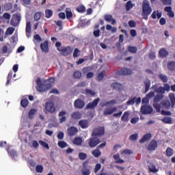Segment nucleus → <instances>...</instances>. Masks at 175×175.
<instances>
[{
	"label": "nucleus",
	"instance_id": "f257e3e1",
	"mask_svg": "<svg viewBox=\"0 0 175 175\" xmlns=\"http://www.w3.org/2000/svg\"><path fill=\"white\" fill-rule=\"evenodd\" d=\"M152 12V8L150 5V1L148 0H144L142 2V16L145 20H148V16L151 14Z\"/></svg>",
	"mask_w": 175,
	"mask_h": 175
},
{
	"label": "nucleus",
	"instance_id": "f03ea898",
	"mask_svg": "<svg viewBox=\"0 0 175 175\" xmlns=\"http://www.w3.org/2000/svg\"><path fill=\"white\" fill-rule=\"evenodd\" d=\"M36 90L38 92H46V91H49L53 87L51 83H43L40 78L36 79Z\"/></svg>",
	"mask_w": 175,
	"mask_h": 175
},
{
	"label": "nucleus",
	"instance_id": "7ed1b4c3",
	"mask_svg": "<svg viewBox=\"0 0 175 175\" xmlns=\"http://www.w3.org/2000/svg\"><path fill=\"white\" fill-rule=\"evenodd\" d=\"M86 143H88L90 148H95V147H96V146L100 143V139L95 136H93V137L89 138L86 141Z\"/></svg>",
	"mask_w": 175,
	"mask_h": 175
},
{
	"label": "nucleus",
	"instance_id": "20e7f679",
	"mask_svg": "<svg viewBox=\"0 0 175 175\" xmlns=\"http://www.w3.org/2000/svg\"><path fill=\"white\" fill-rule=\"evenodd\" d=\"M44 110V113L53 114L55 113V105L53 102H47L45 103Z\"/></svg>",
	"mask_w": 175,
	"mask_h": 175
},
{
	"label": "nucleus",
	"instance_id": "39448f33",
	"mask_svg": "<svg viewBox=\"0 0 175 175\" xmlns=\"http://www.w3.org/2000/svg\"><path fill=\"white\" fill-rule=\"evenodd\" d=\"M21 21V15L18 13L14 14L12 15V18L11 19V25L13 27H17L20 25V22Z\"/></svg>",
	"mask_w": 175,
	"mask_h": 175
},
{
	"label": "nucleus",
	"instance_id": "423d86ee",
	"mask_svg": "<svg viewBox=\"0 0 175 175\" xmlns=\"http://www.w3.org/2000/svg\"><path fill=\"white\" fill-rule=\"evenodd\" d=\"M58 51H59L62 55L68 56L72 54L73 49L70 46H62L61 49H58Z\"/></svg>",
	"mask_w": 175,
	"mask_h": 175
},
{
	"label": "nucleus",
	"instance_id": "0eeeda50",
	"mask_svg": "<svg viewBox=\"0 0 175 175\" xmlns=\"http://www.w3.org/2000/svg\"><path fill=\"white\" fill-rule=\"evenodd\" d=\"M105 135V127L99 126L96 129H94L92 131V135L94 137L103 136Z\"/></svg>",
	"mask_w": 175,
	"mask_h": 175
},
{
	"label": "nucleus",
	"instance_id": "6e6552de",
	"mask_svg": "<svg viewBox=\"0 0 175 175\" xmlns=\"http://www.w3.org/2000/svg\"><path fill=\"white\" fill-rule=\"evenodd\" d=\"M88 164V161H85L83 163V168L81 170L82 175H90L91 174V168L88 167L87 165Z\"/></svg>",
	"mask_w": 175,
	"mask_h": 175
},
{
	"label": "nucleus",
	"instance_id": "1a4fd4ad",
	"mask_svg": "<svg viewBox=\"0 0 175 175\" xmlns=\"http://www.w3.org/2000/svg\"><path fill=\"white\" fill-rule=\"evenodd\" d=\"M141 113L142 114H151L152 113V107L145 105L141 107Z\"/></svg>",
	"mask_w": 175,
	"mask_h": 175
},
{
	"label": "nucleus",
	"instance_id": "9d476101",
	"mask_svg": "<svg viewBox=\"0 0 175 175\" xmlns=\"http://www.w3.org/2000/svg\"><path fill=\"white\" fill-rule=\"evenodd\" d=\"M68 114V112L66 111H61L59 112L58 117H59V122L60 124H64V122H66L67 120L66 115Z\"/></svg>",
	"mask_w": 175,
	"mask_h": 175
},
{
	"label": "nucleus",
	"instance_id": "9b49d317",
	"mask_svg": "<svg viewBox=\"0 0 175 175\" xmlns=\"http://www.w3.org/2000/svg\"><path fill=\"white\" fill-rule=\"evenodd\" d=\"M99 100H100V98H97L96 99H94L93 100V102H90L87 105H86V109H91L92 110H94V109H95V107H96L98 106V103H99Z\"/></svg>",
	"mask_w": 175,
	"mask_h": 175
},
{
	"label": "nucleus",
	"instance_id": "f8f14e48",
	"mask_svg": "<svg viewBox=\"0 0 175 175\" xmlns=\"http://www.w3.org/2000/svg\"><path fill=\"white\" fill-rule=\"evenodd\" d=\"M85 106V103L81 99H77L74 102V107L75 109H83Z\"/></svg>",
	"mask_w": 175,
	"mask_h": 175
},
{
	"label": "nucleus",
	"instance_id": "ddd939ff",
	"mask_svg": "<svg viewBox=\"0 0 175 175\" xmlns=\"http://www.w3.org/2000/svg\"><path fill=\"white\" fill-rule=\"evenodd\" d=\"M77 132H79V129L75 126H70L67 129V133L70 137L77 135Z\"/></svg>",
	"mask_w": 175,
	"mask_h": 175
},
{
	"label": "nucleus",
	"instance_id": "4468645a",
	"mask_svg": "<svg viewBox=\"0 0 175 175\" xmlns=\"http://www.w3.org/2000/svg\"><path fill=\"white\" fill-rule=\"evenodd\" d=\"M79 126L82 129H87L90 126V122L88 120H81L78 123Z\"/></svg>",
	"mask_w": 175,
	"mask_h": 175
},
{
	"label": "nucleus",
	"instance_id": "2eb2a0df",
	"mask_svg": "<svg viewBox=\"0 0 175 175\" xmlns=\"http://www.w3.org/2000/svg\"><path fill=\"white\" fill-rule=\"evenodd\" d=\"M40 49L44 53H49V41L45 40L40 44Z\"/></svg>",
	"mask_w": 175,
	"mask_h": 175
},
{
	"label": "nucleus",
	"instance_id": "dca6fc26",
	"mask_svg": "<svg viewBox=\"0 0 175 175\" xmlns=\"http://www.w3.org/2000/svg\"><path fill=\"white\" fill-rule=\"evenodd\" d=\"M7 152H8V155L10 157H11L12 158H14L15 157H17V151H16V150H14V149L10 148V146H9L7 148Z\"/></svg>",
	"mask_w": 175,
	"mask_h": 175
},
{
	"label": "nucleus",
	"instance_id": "f3484780",
	"mask_svg": "<svg viewBox=\"0 0 175 175\" xmlns=\"http://www.w3.org/2000/svg\"><path fill=\"white\" fill-rule=\"evenodd\" d=\"M82 117L81 113L80 111H74L71 113V118L72 120H80Z\"/></svg>",
	"mask_w": 175,
	"mask_h": 175
},
{
	"label": "nucleus",
	"instance_id": "a211bd4d",
	"mask_svg": "<svg viewBox=\"0 0 175 175\" xmlns=\"http://www.w3.org/2000/svg\"><path fill=\"white\" fill-rule=\"evenodd\" d=\"M111 88L117 91H121L124 88V85L119 83H113L111 84Z\"/></svg>",
	"mask_w": 175,
	"mask_h": 175
},
{
	"label": "nucleus",
	"instance_id": "6ab92c4d",
	"mask_svg": "<svg viewBox=\"0 0 175 175\" xmlns=\"http://www.w3.org/2000/svg\"><path fill=\"white\" fill-rule=\"evenodd\" d=\"M105 75H106V70H102L96 76L97 81H99V82L102 81V80H103V79L105 78Z\"/></svg>",
	"mask_w": 175,
	"mask_h": 175
},
{
	"label": "nucleus",
	"instance_id": "aec40b11",
	"mask_svg": "<svg viewBox=\"0 0 175 175\" xmlns=\"http://www.w3.org/2000/svg\"><path fill=\"white\" fill-rule=\"evenodd\" d=\"M73 144H75V146H81L83 143V138L80 137H76L72 141Z\"/></svg>",
	"mask_w": 175,
	"mask_h": 175
},
{
	"label": "nucleus",
	"instance_id": "412c9836",
	"mask_svg": "<svg viewBox=\"0 0 175 175\" xmlns=\"http://www.w3.org/2000/svg\"><path fill=\"white\" fill-rule=\"evenodd\" d=\"M158 147V144H157L156 141H152L148 146V150L152 151L155 150Z\"/></svg>",
	"mask_w": 175,
	"mask_h": 175
},
{
	"label": "nucleus",
	"instance_id": "4be33fe9",
	"mask_svg": "<svg viewBox=\"0 0 175 175\" xmlns=\"http://www.w3.org/2000/svg\"><path fill=\"white\" fill-rule=\"evenodd\" d=\"M144 84L145 85V92H148V90H150V87H151V81L146 79L144 81Z\"/></svg>",
	"mask_w": 175,
	"mask_h": 175
},
{
	"label": "nucleus",
	"instance_id": "5701e85b",
	"mask_svg": "<svg viewBox=\"0 0 175 175\" xmlns=\"http://www.w3.org/2000/svg\"><path fill=\"white\" fill-rule=\"evenodd\" d=\"M120 75H122L123 76H126L128 75H132L133 72L131 69L128 68H122L120 72Z\"/></svg>",
	"mask_w": 175,
	"mask_h": 175
},
{
	"label": "nucleus",
	"instance_id": "b1692460",
	"mask_svg": "<svg viewBox=\"0 0 175 175\" xmlns=\"http://www.w3.org/2000/svg\"><path fill=\"white\" fill-rule=\"evenodd\" d=\"M152 18L155 20V18H157L159 20L162 17V12H159V11H154L151 15Z\"/></svg>",
	"mask_w": 175,
	"mask_h": 175
},
{
	"label": "nucleus",
	"instance_id": "393cba45",
	"mask_svg": "<svg viewBox=\"0 0 175 175\" xmlns=\"http://www.w3.org/2000/svg\"><path fill=\"white\" fill-rule=\"evenodd\" d=\"M164 10L165 12H167L169 17H174V13L173 12V11H172V7L170 6L165 7Z\"/></svg>",
	"mask_w": 175,
	"mask_h": 175
},
{
	"label": "nucleus",
	"instance_id": "a878e982",
	"mask_svg": "<svg viewBox=\"0 0 175 175\" xmlns=\"http://www.w3.org/2000/svg\"><path fill=\"white\" fill-rule=\"evenodd\" d=\"M159 55H160V57H162V58H165V57H167V55H169V52L167 51H166V49H161L159 51Z\"/></svg>",
	"mask_w": 175,
	"mask_h": 175
},
{
	"label": "nucleus",
	"instance_id": "bb28decb",
	"mask_svg": "<svg viewBox=\"0 0 175 175\" xmlns=\"http://www.w3.org/2000/svg\"><path fill=\"white\" fill-rule=\"evenodd\" d=\"M131 113L128 111H125L122 116V121H124V122H128L129 121V116Z\"/></svg>",
	"mask_w": 175,
	"mask_h": 175
},
{
	"label": "nucleus",
	"instance_id": "cd10ccee",
	"mask_svg": "<svg viewBox=\"0 0 175 175\" xmlns=\"http://www.w3.org/2000/svg\"><path fill=\"white\" fill-rule=\"evenodd\" d=\"M151 139V134L147 133L139 141L140 143H146V142H148V140H150Z\"/></svg>",
	"mask_w": 175,
	"mask_h": 175
},
{
	"label": "nucleus",
	"instance_id": "c85d7f7f",
	"mask_svg": "<svg viewBox=\"0 0 175 175\" xmlns=\"http://www.w3.org/2000/svg\"><path fill=\"white\" fill-rule=\"evenodd\" d=\"M92 154L94 155V157H95V158H98V157H100V155L102 154V152H100V150L96 148L92 151Z\"/></svg>",
	"mask_w": 175,
	"mask_h": 175
},
{
	"label": "nucleus",
	"instance_id": "c756f323",
	"mask_svg": "<svg viewBox=\"0 0 175 175\" xmlns=\"http://www.w3.org/2000/svg\"><path fill=\"white\" fill-rule=\"evenodd\" d=\"M29 103V101H28V99L27 98H23L21 100V105L22 106V107H24V109L28 107Z\"/></svg>",
	"mask_w": 175,
	"mask_h": 175
},
{
	"label": "nucleus",
	"instance_id": "7c9ffc66",
	"mask_svg": "<svg viewBox=\"0 0 175 175\" xmlns=\"http://www.w3.org/2000/svg\"><path fill=\"white\" fill-rule=\"evenodd\" d=\"M133 6H135V4L132 3L131 1H127V3H126V10L127 12H129L131 9L133 8Z\"/></svg>",
	"mask_w": 175,
	"mask_h": 175
},
{
	"label": "nucleus",
	"instance_id": "2f4dec72",
	"mask_svg": "<svg viewBox=\"0 0 175 175\" xmlns=\"http://www.w3.org/2000/svg\"><path fill=\"white\" fill-rule=\"evenodd\" d=\"M38 113V109H31L29 111V118L31 120L33 118V116Z\"/></svg>",
	"mask_w": 175,
	"mask_h": 175
},
{
	"label": "nucleus",
	"instance_id": "473e14b6",
	"mask_svg": "<svg viewBox=\"0 0 175 175\" xmlns=\"http://www.w3.org/2000/svg\"><path fill=\"white\" fill-rule=\"evenodd\" d=\"M76 10L78 13H84L85 12V6L80 5L76 8Z\"/></svg>",
	"mask_w": 175,
	"mask_h": 175
},
{
	"label": "nucleus",
	"instance_id": "72a5a7b5",
	"mask_svg": "<svg viewBox=\"0 0 175 175\" xmlns=\"http://www.w3.org/2000/svg\"><path fill=\"white\" fill-rule=\"evenodd\" d=\"M25 31L27 36L29 38L28 33H31V22H27Z\"/></svg>",
	"mask_w": 175,
	"mask_h": 175
},
{
	"label": "nucleus",
	"instance_id": "f704fd0d",
	"mask_svg": "<svg viewBox=\"0 0 175 175\" xmlns=\"http://www.w3.org/2000/svg\"><path fill=\"white\" fill-rule=\"evenodd\" d=\"M161 105L163 106L165 109H169L170 107V101L165 100L161 103Z\"/></svg>",
	"mask_w": 175,
	"mask_h": 175
},
{
	"label": "nucleus",
	"instance_id": "c9c22d12",
	"mask_svg": "<svg viewBox=\"0 0 175 175\" xmlns=\"http://www.w3.org/2000/svg\"><path fill=\"white\" fill-rule=\"evenodd\" d=\"M45 17H46V18H51V17H53V10H45Z\"/></svg>",
	"mask_w": 175,
	"mask_h": 175
},
{
	"label": "nucleus",
	"instance_id": "e433bc0d",
	"mask_svg": "<svg viewBox=\"0 0 175 175\" xmlns=\"http://www.w3.org/2000/svg\"><path fill=\"white\" fill-rule=\"evenodd\" d=\"M120 154L122 155V157H125V155H131V154H132V150L129 149H125L124 150H122Z\"/></svg>",
	"mask_w": 175,
	"mask_h": 175
},
{
	"label": "nucleus",
	"instance_id": "4c0bfd02",
	"mask_svg": "<svg viewBox=\"0 0 175 175\" xmlns=\"http://www.w3.org/2000/svg\"><path fill=\"white\" fill-rule=\"evenodd\" d=\"M113 158H114L115 161L116 159H118V160L116 161V163H124V160H122V159H121V158H120V155L118 154L113 155Z\"/></svg>",
	"mask_w": 175,
	"mask_h": 175
},
{
	"label": "nucleus",
	"instance_id": "58836bf2",
	"mask_svg": "<svg viewBox=\"0 0 175 175\" xmlns=\"http://www.w3.org/2000/svg\"><path fill=\"white\" fill-rule=\"evenodd\" d=\"M57 146L60 148H65L66 147H68V144H66V142H64V141H59L57 143Z\"/></svg>",
	"mask_w": 175,
	"mask_h": 175
},
{
	"label": "nucleus",
	"instance_id": "ea45409f",
	"mask_svg": "<svg viewBox=\"0 0 175 175\" xmlns=\"http://www.w3.org/2000/svg\"><path fill=\"white\" fill-rule=\"evenodd\" d=\"M42 18V12H37L34 14V21H39L40 18Z\"/></svg>",
	"mask_w": 175,
	"mask_h": 175
},
{
	"label": "nucleus",
	"instance_id": "a19ab883",
	"mask_svg": "<svg viewBox=\"0 0 175 175\" xmlns=\"http://www.w3.org/2000/svg\"><path fill=\"white\" fill-rule=\"evenodd\" d=\"M159 78L163 83H167V77L163 74H159Z\"/></svg>",
	"mask_w": 175,
	"mask_h": 175
},
{
	"label": "nucleus",
	"instance_id": "79ce46f5",
	"mask_svg": "<svg viewBox=\"0 0 175 175\" xmlns=\"http://www.w3.org/2000/svg\"><path fill=\"white\" fill-rule=\"evenodd\" d=\"M138 138H139V134H137V133L132 134L129 137V139L131 140V142H135V141L137 140Z\"/></svg>",
	"mask_w": 175,
	"mask_h": 175
},
{
	"label": "nucleus",
	"instance_id": "37998d69",
	"mask_svg": "<svg viewBox=\"0 0 175 175\" xmlns=\"http://www.w3.org/2000/svg\"><path fill=\"white\" fill-rule=\"evenodd\" d=\"M12 76H13V72H10L7 77V82L5 85H9V84H10V81H12Z\"/></svg>",
	"mask_w": 175,
	"mask_h": 175
},
{
	"label": "nucleus",
	"instance_id": "c03bdc74",
	"mask_svg": "<svg viewBox=\"0 0 175 175\" xmlns=\"http://www.w3.org/2000/svg\"><path fill=\"white\" fill-rule=\"evenodd\" d=\"M169 70H175V62H170L167 66Z\"/></svg>",
	"mask_w": 175,
	"mask_h": 175
},
{
	"label": "nucleus",
	"instance_id": "a18cd8bd",
	"mask_svg": "<svg viewBox=\"0 0 175 175\" xmlns=\"http://www.w3.org/2000/svg\"><path fill=\"white\" fill-rule=\"evenodd\" d=\"M128 50L130 53H133V54H136L137 53V48L135 46H131L128 47Z\"/></svg>",
	"mask_w": 175,
	"mask_h": 175
},
{
	"label": "nucleus",
	"instance_id": "49530a36",
	"mask_svg": "<svg viewBox=\"0 0 175 175\" xmlns=\"http://www.w3.org/2000/svg\"><path fill=\"white\" fill-rule=\"evenodd\" d=\"M169 98L171 100L172 106H174L175 105V96H174V93H170L169 94Z\"/></svg>",
	"mask_w": 175,
	"mask_h": 175
},
{
	"label": "nucleus",
	"instance_id": "de8ad7c7",
	"mask_svg": "<svg viewBox=\"0 0 175 175\" xmlns=\"http://www.w3.org/2000/svg\"><path fill=\"white\" fill-rule=\"evenodd\" d=\"M39 144L40 146H42L44 148H46V150H49L50 147L49 146V144L45 142L44 141L40 140Z\"/></svg>",
	"mask_w": 175,
	"mask_h": 175
},
{
	"label": "nucleus",
	"instance_id": "09e8293b",
	"mask_svg": "<svg viewBox=\"0 0 175 175\" xmlns=\"http://www.w3.org/2000/svg\"><path fill=\"white\" fill-rule=\"evenodd\" d=\"M43 166L42 165H38L36 167V172L37 173H42L43 172Z\"/></svg>",
	"mask_w": 175,
	"mask_h": 175
},
{
	"label": "nucleus",
	"instance_id": "8fccbe9b",
	"mask_svg": "<svg viewBox=\"0 0 175 175\" xmlns=\"http://www.w3.org/2000/svg\"><path fill=\"white\" fill-rule=\"evenodd\" d=\"M79 159H81V161H84V159H87V154L84 153V152H80L79 154Z\"/></svg>",
	"mask_w": 175,
	"mask_h": 175
},
{
	"label": "nucleus",
	"instance_id": "3c124183",
	"mask_svg": "<svg viewBox=\"0 0 175 175\" xmlns=\"http://www.w3.org/2000/svg\"><path fill=\"white\" fill-rule=\"evenodd\" d=\"M163 98V95L159 94L154 98V103H158Z\"/></svg>",
	"mask_w": 175,
	"mask_h": 175
},
{
	"label": "nucleus",
	"instance_id": "603ef678",
	"mask_svg": "<svg viewBox=\"0 0 175 175\" xmlns=\"http://www.w3.org/2000/svg\"><path fill=\"white\" fill-rule=\"evenodd\" d=\"M161 121L165 124H172V118L168 117L161 119Z\"/></svg>",
	"mask_w": 175,
	"mask_h": 175
},
{
	"label": "nucleus",
	"instance_id": "864d4df0",
	"mask_svg": "<svg viewBox=\"0 0 175 175\" xmlns=\"http://www.w3.org/2000/svg\"><path fill=\"white\" fill-rule=\"evenodd\" d=\"M153 107L156 109L158 113H161V105L158 104V103H154Z\"/></svg>",
	"mask_w": 175,
	"mask_h": 175
},
{
	"label": "nucleus",
	"instance_id": "5fc2aeb1",
	"mask_svg": "<svg viewBox=\"0 0 175 175\" xmlns=\"http://www.w3.org/2000/svg\"><path fill=\"white\" fill-rule=\"evenodd\" d=\"M149 170H150V172H152V173H157V172H158L157 168H155V166L152 164H150L149 165Z\"/></svg>",
	"mask_w": 175,
	"mask_h": 175
},
{
	"label": "nucleus",
	"instance_id": "6e6d98bb",
	"mask_svg": "<svg viewBox=\"0 0 175 175\" xmlns=\"http://www.w3.org/2000/svg\"><path fill=\"white\" fill-rule=\"evenodd\" d=\"M80 55V50L79 49L76 48L73 53V57L74 58H77Z\"/></svg>",
	"mask_w": 175,
	"mask_h": 175
},
{
	"label": "nucleus",
	"instance_id": "4d7b16f0",
	"mask_svg": "<svg viewBox=\"0 0 175 175\" xmlns=\"http://www.w3.org/2000/svg\"><path fill=\"white\" fill-rule=\"evenodd\" d=\"M136 103V97H134L133 98H131L130 100H129L127 102H126V105H135V103Z\"/></svg>",
	"mask_w": 175,
	"mask_h": 175
},
{
	"label": "nucleus",
	"instance_id": "13d9d810",
	"mask_svg": "<svg viewBox=\"0 0 175 175\" xmlns=\"http://www.w3.org/2000/svg\"><path fill=\"white\" fill-rule=\"evenodd\" d=\"M166 154L167 157H172V155H173V149L171 148H167L166 150Z\"/></svg>",
	"mask_w": 175,
	"mask_h": 175
},
{
	"label": "nucleus",
	"instance_id": "bf43d9fd",
	"mask_svg": "<svg viewBox=\"0 0 175 175\" xmlns=\"http://www.w3.org/2000/svg\"><path fill=\"white\" fill-rule=\"evenodd\" d=\"M74 77L75 79H81V72L80 71H75L74 72Z\"/></svg>",
	"mask_w": 175,
	"mask_h": 175
},
{
	"label": "nucleus",
	"instance_id": "052dcab7",
	"mask_svg": "<svg viewBox=\"0 0 175 175\" xmlns=\"http://www.w3.org/2000/svg\"><path fill=\"white\" fill-rule=\"evenodd\" d=\"M66 16L68 20H70L73 17V14H72L71 11H66Z\"/></svg>",
	"mask_w": 175,
	"mask_h": 175
},
{
	"label": "nucleus",
	"instance_id": "680f3d73",
	"mask_svg": "<svg viewBox=\"0 0 175 175\" xmlns=\"http://www.w3.org/2000/svg\"><path fill=\"white\" fill-rule=\"evenodd\" d=\"M100 167H102V165H100V163L96 164L94 167V173H98V172L100 170Z\"/></svg>",
	"mask_w": 175,
	"mask_h": 175
},
{
	"label": "nucleus",
	"instance_id": "e2e57ef3",
	"mask_svg": "<svg viewBox=\"0 0 175 175\" xmlns=\"http://www.w3.org/2000/svg\"><path fill=\"white\" fill-rule=\"evenodd\" d=\"M156 92H158L159 94H165V91L164 88L161 86L157 89Z\"/></svg>",
	"mask_w": 175,
	"mask_h": 175
},
{
	"label": "nucleus",
	"instance_id": "0e129e2a",
	"mask_svg": "<svg viewBox=\"0 0 175 175\" xmlns=\"http://www.w3.org/2000/svg\"><path fill=\"white\" fill-rule=\"evenodd\" d=\"M85 92L86 95H92V96H94L95 95V93L91 89H86Z\"/></svg>",
	"mask_w": 175,
	"mask_h": 175
},
{
	"label": "nucleus",
	"instance_id": "69168bd1",
	"mask_svg": "<svg viewBox=\"0 0 175 175\" xmlns=\"http://www.w3.org/2000/svg\"><path fill=\"white\" fill-rule=\"evenodd\" d=\"M163 88H164V91L169 92L170 91L171 86L169 83H165Z\"/></svg>",
	"mask_w": 175,
	"mask_h": 175
},
{
	"label": "nucleus",
	"instance_id": "338daca9",
	"mask_svg": "<svg viewBox=\"0 0 175 175\" xmlns=\"http://www.w3.org/2000/svg\"><path fill=\"white\" fill-rule=\"evenodd\" d=\"M6 32L9 35H13V32H14V28H13V27H8L7 31H6Z\"/></svg>",
	"mask_w": 175,
	"mask_h": 175
},
{
	"label": "nucleus",
	"instance_id": "774afa93",
	"mask_svg": "<svg viewBox=\"0 0 175 175\" xmlns=\"http://www.w3.org/2000/svg\"><path fill=\"white\" fill-rule=\"evenodd\" d=\"M64 132L59 131L57 134V139H59V140H62V139H64Z\"/></svg>",
	"mask_w": 175,
	"mask_h": 175
}]
</instances>
